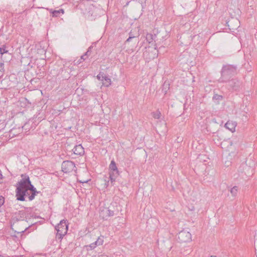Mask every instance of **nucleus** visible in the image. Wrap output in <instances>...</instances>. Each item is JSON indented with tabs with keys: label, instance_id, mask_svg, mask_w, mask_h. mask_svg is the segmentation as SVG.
<instances>
[{
	"label": "nucleus",
	"instance_id": "1",
	"mask_svg": "<svg viewBox=\"0 0 257 257\" xmlns=\"http://www.w3.org/2000/svg\"><path fill=\"white\" fill-rule=\"evenodd\" d=\"M21 177L22 179L17 184L16 191L17 199L23 201L25 197L28 196L29 200L32 201L38 192L32 184L28 176L22 174Z\"/></svg>",
	"mask_w": 257,
	"mask_h": 257
},
{
	"label": "nucleus",
	"instance_id": "2",
	"mask_svg": "<svg viewBox=\"0 0 257 257\" xmlns=\"http://www.w3.org/2000/svg\"><path fill=\"white\" fill-rule=\"evenodd\" d=\"M236 73V67L232 65H225L222 67L221 76L219 79L221 82H227Z\"/></svg>",
	"mask_w": 257,
	"mask_h": 257
},
{
	"label": "nucleus",
	"instance_id": "3",
	"mask_svg": "<svg viewBox=\"0 0 257 257\" xmlns=\"http://www.w3.org/2000/svg\"><path fill=\"white\" fill-rule=\"evenodd\" d=\"M68 224L66 219H63L60 223L55 226V229L57 231L56 238L61 239L67 233L68 231Z\"/></svg>",
	"mask_w": 257,
	"mask_h": 257
},
{
	"label": "nucleus",
	"instance_id": "4",
	"mask_svg": "<svg viewBox=\"0 0 257 257\" xmlns=\"http://www.w3.org/2000/svg\"><path fill=\"white\" fill-rule=\"evenodd\" d=\"M109 179L111 185H113L117 177L119 175V172L114 160H112L109 166Z\"/></svg>",
	"mask_w": 257,
	"mask_h": 257
},
{
	"label": "nucleus",
	"instance_id": "5",
	"mask_svg": "<svg viewBox=\"0 0 257 257\" xmlns=\"http://www.w3.org/2000/svg\"><path fill=\"white\" fill-rule=\"evenodd\" d=\"M62 171L65 173L74 171L76 173V167L74 162L71 161H63L61 165Z\"/></svg>",
	"mask_w": 257,
	"mask_h": 257
},
{
	"label": "nucleus",
	"instance_id": "6",
	"mask_svg": "<svg viewBox=\"0 0 257 257\" xmlns=\"http://www.w3.org/2000/svg\"><path fill=\"white\" fill-rule=\"evenodd\" d=\"M97 78L102 82V85L105 87H108L111 85V79L106 76L104 73L100 72L97 75Z\"/></svg>",
	"mask_w": 257,
	"mask_h": 257
},
{
	"label": "nucleus",
	"instance_id": "7",
	"mask_svg": "<svg viewBox=\"0 0 257 257\" xmlns=\"http://www.w3.org/2000/svg\"><path fill=\"white\" fill-rule=\"evenodd\" d=\"M114 215V211L108 208H103L100 209L99 211L100 217L104 220L107 219L108 217L113 216Z\"/></svg>",
	"mask_w": 257,
	"mask_h": 257
},
{
	"label": "nucleus",
	"instance_id": "8",
	"mask_svg": "<svg viewBox=\"0 0 257 257\" xmlns=\"http://www.w3.org/2000/svg\"><path fill=\"white\" fill-rule=\"evenodd\" d=\"M178 238L181 242H188L191 240V234L189 231L182 230L179 233Z\"/></svg>",
	"mask_w": 257,
	"mask_h": 257
},
{
	"label": "nucleus",
	"instance_id": "9",
	"mask_svg": "<svg viewBox=\"0 0 257 257\" xmlns=\"http://www.w3.org/2000/svg\"><path fill=\"white\" fill-rule=\"evenodd\" d=\"M103 242V236H99L95 242L91 243L88 245H86V247L88 250L89 249L92 250L94 249L96 246L102 245Z\"/></svg>",
	"mask_w": 257,
	"mask_h": 257
},
{
	"label": "nucleus",
	"instance_id": "10",
	"mask_svg": "<svg viewBox=\"0 0 257 257\" xmlns=\"http://www.w3.org/2000/svg\"><path fill=\"white\" fill-rule=\"evenodd\" d=\"M227 82L228 83V85L233 90H236L240 85L239 81L235 78L229 79Z\"/></svg>",
	"mask_w": 257,
	"mask_h": 257
},
{
	"label": "nucleus",
	"instance_id": "11",
	"mask_svg": "<svg viewBox=\"0 0 257 257\" xmlns=\"http://www.w3.org/2000/svg\"><path fill=\"white\" fill-rule=\"evenodd\" d=\"M74 154L77 155H82L84 153V150L81 145L75 146L72 150Z\"/></svg>",
	"mask_w": 257,
	"mask_h": 257
},
{
	"label": "nucleus",
	"instance_id": "12",
	"mask_svg": "<svg viewBox=\"0 0 257 257\" xmlns=\"http://www.w3.org/2000/svg\"><path fill=\"white\" fill-rule=\"evenodd\" d=\"M236 125V123L235 122L227 121L225 124L226 128L228 129L232 132H233L235 131V128Z\"/></svg>",
	"mask_w": 257,
	"mask_h": 257
},
{
	"label": "nucleus",
	"instance_id": "13",
	"mask_svg": "<svg viewBox=\"0 0 257 257\" xmlns=\"http://www.w3.org/2000/svg\"><path fill=\"white\" fill-rule=\"evenodd\" d=\"M50 12L52 13L53 17H58L61 14H63L64 13V10L59 9L58 10H51Z\"/></svg>",
	"mask_w": 257,
	"mask_h": 257
},
{
	"label": "nucleus",
	"instance_id": "14",
	"mask_svg": "<svg viewBox=\"0 0 257 257\" xmlns=\"http://www.w3.org/2000/svg\"><path fill=\"white\" fill-rule=\"evenodd\" d=\"M146 39L149 43H151V42H153V40H154V36L152 34L148 33L146 35Z\"/></svg>",
	"mask_w": 257,
	"mask_h": 257
},
{
	"label": "nucleus",
	"instance_id": "15",
	"mask_svg": "<svg viewBox=\"0 0 257 257\" xmlns=\"http://www.w3.org/2000/svg\"><path fill=\"white\" fill-rule=\"evenodd\" d=\"M230 192L232 196H235L238 192V187L237 186H234L231 188Z\"/></svg>",
	"mask_w": 257,
	"mask_h": 257
},
{
	"label": "nucleus",
	"instance_id": "16",
	"mask_svg": "<svg viewBox=\"0 0 257 257\" xmlns=\"http://www.w3.org/2000/svg\"><path fill=\"white\" fill-rule=\"evenodd\" d=\"M153 116L155 118H157V119H159L160 118L161 116V113L160 111L159 110H157L156 111V112H153Z\"/></svg>",
	"mask_w": 257,
	"mask_h": 257
},
{
	"label": "nucleus",
	"instance_id": "17",
	"mask_svg": "<svg viewBox=\"0 0 257 257\" xmlns=\"http://www.w3.org/2000/svg\"><path fill=\"white\" fill-rule=\"evenodd\" d=\"M8 52V51L6 49V46L5 45H3L2 47L0 48V54L1 55Z\"/></svg>",
	"mask_w": 257,
	"mask_h": 257
},
{
	"label": "nucleus",
	"instance_id": "18",
	"mask_svg": "<svg viewBox=\"0 0 257 257\" xmlns=\"http://www.w3.org/2000/svg\"><path fill=\"white\" fill-rule=\"evenodd\" d=\"M222 96L220 95H218V94H215L213 97V99H216V100H221V99H222Z\"/></svg>",
	"mask_w": 257,
	"mask_h": 257
},
{
	"label": "nucleus",
	"instance_id": "19",
	"mask_svg": "<svg viewBox=\"0 0 257 257\" xmlns=\"http://www.w3.org/2000/svg\"><path fill=\"white\" fill-rule=\"evenodd\" d=\"M87 58V57L84 56V55H83L82 56H81L80 59L78 61V63H81L82 61H84Z\"/></svg>",
	"mask_w": 257,
	"mask_h": 257
},
{
	"label": "nucleus",
	"instance_id": "20",
	"mask_svg": "<svg viewBox=\"0 0 257 257\" xmlns=\"http://www.w3.org/2000/svg\"><path fill=\"white\" fill-rule=\"evenodd\" d=\"M0 71L3 72L4 71V66L3 63H0Z\"/></svg>",
	"mask_w": 257,
	"mask_h": 257
},
{
	"label": "nucleus",
	"instance_id": "21",
	"mask_svg": "<svg viewBox=\"0 0 257 257\" xmlns=\"http://www.w3.org/2000/svg\"><path fill=\"white\" fill-rule=\"evenodd\" d=\"M27 228V227H25L23 228H22L21 230H20L19 231H16L18 232V233L24 232H25V231L26 230V229Z\"/></svg>",
	"mask_w": 257,
	"mask_h": 257
},
{
	"label": "nucleus",
	"instance_id": "22",
	"mask_svg": "<svg viewBox=\"0 0 257 257\" xmlns=\"http://www.w3.org/2000/svg\"><path fill=\"white\" fill-rule=\"evenodd\" d=\"M91 49V47H89L88 48V51L84 54V56H86L87 57L89 55V51Z\"/></svg>",
	"mask_w": 257,
	"mask_h": 257
},
{
	"label": "nucleus",
	"instance_id": "23",
	"mask_svg": "<svg viewBox=\"0 0 257 257\" xmlns=\"http://www.w3.org/2000/svg\"><path fill=\"white\" fill-rule=\"evenodd\" d=\"M135 37L134 36H130V37L128 38V39L126 40V42H130L131 40H132V39L133 38H134Z\"/></svg>",
	"mask_w": 257,
	"mask_h": 257
},
{
	"label": "nucleus",
	"instance_id": "24",
	"mask_svg": "<svg viewBox=\"0 0 257 257\" xmlns=\"http://www.w3.org/2000/svg\"><path fill=\"white\" fill-rule=\"evenodd\" d=\"M164 129L163 130L162 132L165 134V133H166V132L167 131V127H166V123H164Z\"/></svg>",
	"mask_w": 257,
	"mask_h": 257
},
{
	"label": "nucleus",
	"instance_id": "25",
	"mask_svg": "<svg viewBox=\"0 0 257 257\" xmlns=\"http://www.w3.org/2000/svg\"><path fill=\"white\" fill-rule=\"evenodd\" d=\"M108 185H109V181H106L105 180V187H107L108 186Z\"/></svg>",
	"mask_w": 257,
	"mask_h": 257
},
{
	"label": "nucleus",
	"instance_id": "26",
	"mask_svg": "<svg viewBox=\"0 0 257 257\" xmlns=\"http://www.w3.org/2000/svg\"><path fill=\"white\" fill-rule=\"evenodd\" d=\"M2 178V174L1 171H0V179Z\"/></svg>",
	"mask_w": 257,
	"mask_h": 257
},
{
	"label": "nucleus",
	"instance_id": "27",
	"mask_svg": "<svg viewBox=\"0 0 257 257\" xmlns=\"http://www.w3.org/2000/svg\"><path fill=\"white\" fill-rule=\"evenodd\" d=\"M19 223V222H17V223H16V225H18Z\"/></svg>",
	"mask_w": 257,
	"mask_h": 257
},
{
	"label": "nucleus",
	"instance_id": "28",
	"mask_svg": "<svg viewBox=\"0 0 257 257\" xmlns=\"http://www.w3.org/2000/svg\"><path fill=\"white\" fill-rule=\"evenodd\" d=\"M102 257H108L107 256H102Z\"/></svg>",
	"mask_w": 257,
	"mask_h": 257
}]
</instances>
